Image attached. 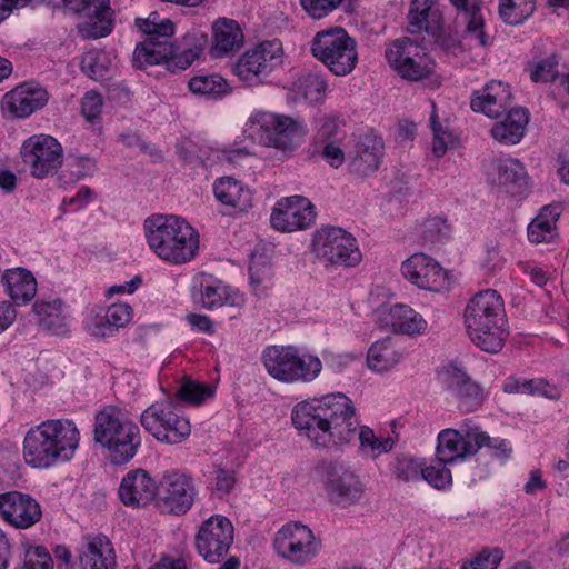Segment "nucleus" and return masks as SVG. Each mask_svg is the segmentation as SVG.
I'll use <instances>...</instances> for the list:
<instances>
[{
	"mask_svg": "<svg viewBox=\"0 0 569 569\" xmlns=\"http://www.w3.org/2000/svg\"><path fill=\"white\" fill-rule=\"evenodd\" d=\"M291 420L299 435L313 446L330 448L351 442L358 432L360 448L376 458L393 447L391 438L380 439L367 426L360 427L356 407L345 393H328L298 402Z\"/></svg>",
	"mask_w": 569,
	"mask_h": 569,
	"instance_id": "1",
	"label": "nucleus"
},
{
	"mask_svg": "<svg viewBox=\"0 0 569 569\" xmlns=\"http://www.w3.org/2000/svg\"><path fill=\"white\" fill-rule=\"evenodd\" d=\"M74 422L51 419L30 429L23 439V458L33 468H49L58 461L70 460L79 446Z\"/></svg>",
	"mask_w": 569,
	"mask_h": 569,
	"instance_id": "2",
	"label": "nucleus"
},
{
	"mask_svg": "<svg viewBox=\"0 0 569 569\" xmlns=\"http://www.w3.org/2000/svg\"><path fill=\"white\" fill-rule=\"evenodd\" d=\"M143 229L150 249L167 262H190L199 251V233L178 216L152 214L144 220Z\"/></svg>",
	"mask_w": 569,
	"mask_h": 569,
	"instance_id": "3",
	"label": "nucleus"
},
{
	"mask_svg": "<svg viewBox=\"0 0 569 569\" xmlns=\"http://www.w3.org/2000/svg\"><path fill=\"white\" fill-rule=\"evenodd\" d=\"M503 300L493 289L476 293L465 309V325L471 341L490 353L500 351L506 339Z\"/></svg>",
	"mask_w": 569,
	"mask_h": 569,
	"instance_id": "4",
	"label": "nucleus"
},
{
	"mask_svg": "<svg viewBox=\"0 0 569 569\" xmlns=\"http://www.w3.org/2000/svg\"><path fill=\"white\" fill-rule=\"evenodd\" d=\"M208 44V34L199 29L186 33L181 48L172 42V38L149 37L136 46L132 63L137 69L163 63L172 72L186 70L199 59Z\"/></svg>",
	"mask_w": 569,
	"mask_h": 569,
	"instance_id": "5",
	"label": "nucleus"
},
{
	"mask_svg": "<svg viewBox=\"0 0 569 569\" xmlns=\"http://www.w3.org/2000/svg\"><path fill=\"white\" fill-rule=\"evenodd\" d=\"M93 439L107 449L112 465L129 462L141 446L139 427L123 418L113 407L99 411L94 418Z\"/></svg>",
	"mask_w": 569,
	"mask_h": 569,
	"instance_id": "6",
	"label": "nucleus"
},
{
	"mask_svg": "<svg viewBox=\"0 0 569 569\" xmlns=\"http://www.w3.org/2000/svg\"><path fill=\"white\" fill-rule=\"evenodd\" d=\"M267 372L283 383L311 382L322 369L316 356H300L292 346H269L262 352Z\"/></svg>",
	"mask_w": 569,
	"mask_h": 569,
	"instance_id": "7",
	"label": "nucleus"
},
{
	"mask_svg": "<svg viewBox=\"0 0 569 569\" xmlns=\"http://www.w3.org/2000/svg\"><path fill=\"white\" fill-rule=\"evenodd\" d=\"M247 130L266 147L291 153L297 140L307 134L305 124L291 117L266 111H257L249 118Z\"/></svg>",
	"mask_w": 569,
	"mask_h": 569,
	"instance_id": "8",
	"label": "nucleus"
},
{
	"mask_svg": "<svg viewBox=\"0 0 569 569\" xmlns=\"http://www.w3.org/2000/svg\"><path fill=\"white\" fill-rule=\"evenodd\" d=\"M357 43L343 28L318 32L311 42L312 56L333 74L347 76L358 62Z\"/></svg>",
	"mask_w": 569,
	"mask_h": 569,
	"instance_id": "9",
	"label": "nucleus"
},
{
	"mask_svg": "<svg viewBox=\"0 0 569 569\" xmlns=\"http://www.w3.org/2000/svg\"><path fill=\"white\" fill-rule=\"evenodd\" d=\"M313 252L326 267H356L361 261V252L356 238L338 227H325L313 236Z\"/></svg>",
	"mask_w": 569,
	"mask_h": 569,
	"instance_id": "10",
	"label": "nucleus"
},
{
	"mask_svg": "<svg viewBox=\"0 0 569 569\" xmlns=\"http://www.w3.org/2000/svg\"><path fill=\"white\" fill-rule=\"evenodd\" d=\"M282 62V43L277 39L267 40L248 49L234 63L233 72L248 86H257Z\"/></svg>",
	"mask_w": 569,
	"mask_h": 569,
	"instance_id": "11",
	"label": "nucleus"
},
{
	"mask_svg": "<svg viewBox=\"0 0 569 569\" xmlns=\"http://www.w3.org/2000/svg\"><path fill=\"white\" fill-rule=\"evenodd\" d=\"M389 66L403 79L420 81L431 76L436 63L422 47L410 38L396 39L385 51Z\"/></svg>",
	"mask_w": 569,
	"mask_h": 569,
	"instance_id": "12",
	"label": "nucleus"
},
{
	"mask_svg": "<svg viewBox=\"0 0 569 569\" xmlns=\"http://www.w3.org/2000/svg\"><path fill=\"white\" fill-rule=\"evenodd\" d=\"M140 422L158 441L170 445L182 442L191 432L189 420L178 415L170 402L149 406L141 413Z\"/></svg>",
	"mask_w": 569,
	"mask_h": 569,
	"instance_id": "13",
	"label": "nucleus"
},
{
	"mask_svg": "<svg viewBox=\"0 0 569 569\" xmlns=\"http://www.w3.org/2000/svg\"><path fill=\"white\" fill-rule=\"evenodd\" d=\"M20 154L30 174L36 179L53 176L63 163V148L49 134L28 138L21 146Z\"/></svg>",
	"mask_w": 569,
	"mask_h": 569,
	"instance_id": "14",
	"label": "nucleus"
},
{
	"mask_svg": "<svg viewBox=\"0 0 569 569\" xmlns=\"http://www.w3.org/2000/svg\"><path fill=\"white\" fill-rule=\"evenodd\" d=\"M273 543L282 558L297 565L309 562L321 549V540L301 522L284 525L277 532Z\"/></svg>",
	"mask_w": 569,
	"mask_h": 569,
	"instance_id": "15",
	"label": "nucleus"
},
{
	"mask_svg": "<svg viewBox=\"0 0 569 569\" xmlns=\"http://www.w3.org/2000/svg\"><path fill=\"white\" fill-rule=\"evenodd\" d=\"M234 540L232 522L224 516L216 515L200 526L194 546L198 553L210 563H220Z\"/></svg>",
	"mask_w": 569,
	"mask_h": 569,
	"instance_id": "16",
	"label": "nucleus"
},
{
	"mask_svg": "<svg viewBox=\"0 0 569 569\" xmlns=\"http://www.w3.org/2000/svg\"><path fill=\"white\" fill-rule=\"evenodd\" d=\"M156 505L168 513L181 516L187 513L197 495L192 479L178 471H167L158 482Z\"/></svg>",
	"mask_w": 569,
	"mask_h": 569,
	"instance_id": "17",
	"label": "nucleus"
},
{
	"mask_svg": "<svg viewBox=\"0 0 569 569\" xmlns=\"http://www.w3.org/2000/svg\"><path fill=\"white\" fill-rule=\"evenodd\" d=\"M325 487L331 501L339 506H349L363 496V485L359 477L347 466L339 462L323 465Z\"/></svg>",
	"mask_w": 569,
	"mask_h": 569,
	"instance_id": "18",
	"label": "nucleus"
},
{
	"mask_svg": "<svg viewBox=\"0 0 569 569\" xmlns=\"http://www.w3.org/2000/svg\"><path fill=\"white\" fill-rule=\"evenodd\" d=\"M403 277L420 289L440 292L449 289L448 272L431 257L415 253L401 266Z\"/></svg>",
	"mask_w": 569,
	"mask_h": 569,
	"instance_id": "19",
	"label": "nucleus"
},
{
	"mask_svg": "<svg viewBox=\"0 0 569 569\" xmlns=\"http://www.w3.org/2000/svg\"><path fill=\"white\" fill-rule=\"evenodd\" d=\"M315 219L313 204L305 197L292 196L277 202L270 221L274 229L292 232L309 228Z\"/></svg>",
	"mask_w": 569,
	"mask_h": 569,
	"instance_id": "20",
	"label": "nucleus"
},
{
	"mask_svg": "<svg viewBox=\"0 0 569 569\" xmlns=\"http://www.w3.org/2000/svg\"><path fill=\"white\" fill-rule=\"evenodd\" d=\"M0 515L12 527L28 529L41 520L42 510L31 496L9 491L0 495Z\"/></svg>",
	"mask_w": 569,
	"mask_h": 569,
	"instance_id": "21",
	"label": "nucleus"
},
{
	"mask_svg": "<svg viewBox=\"0 0 569 569\" xmlns=\"http://www.w3.org/2000/svg\"><path fill=\"white\" fill-rule=\"evenodd\" d=\"M49 100L48 91L33 82H24L7 92L1 101L2 110L11 118H26L42 109Z\"/></svg>",
	"mask_w": 569,
	"mask_h": 569,
	"instance_id": "22",
	"label": "nucleus"
},
{
	"mask_svg": "<svg viewBox=\"0 0 569 569\" xmlns=\"http://www.w3.org/2000/svg\"><path fill=\"white\" fill-rule=\"evenodd\" d=\"M158 482L142 468L130 470L121 480L119 498L124 506L139 508L157 501Z\"/></svg>",
	"mask_w": 569,
	"mask_h": 569,
	"instance_id": "23",
	"label": "nucleus"
},
{
	"mask_svg": "<svg viewBox=\"0 0 569 569\" xmlns=\"http://www.w3.org/2000/svg\"><path fill=\"white\" fill-rule=\"evenodd\" d=\"M476 431V427L468 423L461 426L460 430L445 429L438 435L437 459L442 462H455L459 458L476 455L479 446H476L473 438H469Z\"/></svg>",
	"mask_w": 569,
	"mask_h": 569,
	"instance_id": "24",
	"label": "nucleus"
},
{
	"mask_svg": "<svg viewBox=\"0 0 569 569\" xmlns=\"http://www.w3.org/2000/svg\"><path fill=\"white\" fill-rule=\"evenodd\" d=\"M383 158V142L373 134H363L355 143L349 154V171L358 177H367L377 171Z\"/></svg>",
	"mask_w": 569,
	"mask_h": 569,
	"instance_id": "25",
	"label": "nucleus"
},
{
	"mask_svg": "<svg viewBox=\"0 0 569 569\" xmlns=\"http://www.w3.org/2000/svg\"><path fill=\"white\" fill-rule=\"evenodd\" d=\"M512 104L510 87L501 81H490L481 91L475 92L470 107L489 118H499L509 111Z\"/></svg>",
	"mask_w": 569,
	"mask_h": 569,
	"instance_id": "26",
	"label": "nucleus"
},
{
	"mask_svg": "<svg viewBox=\"0 0 569 569\" xmlns=\"http://www.w3.org/2000/svg\"><path fill=\"white\" fill-rule=\"evenodd\" d=\"M446 383L458 401V408L463 412H473L478 410L485 400V393L481 387L471 381V379L459 368L449 366L445 372Z\"/></svg>",
	"mask_w": 569,
	"mask_h": 569,
	"instance_id": "27",
	"label": "nucleus"
},
{
	"mask_svg": "<svg viewBox=\"0 0 569 569\" xmlns=\"http://www.w3.org/2000/svg\"><path fill=\"white\" fill-rule=\"evenodd\" d=\"M378 317L381 326L401 335H422L428 327L427 321L420 313L402 303L380 309Z\"/></svg>",
	"mask_w": 569,
	"mask_h": 569,
	"instance_id": "28",
	"label": "nucleus"
},
{
	"mask_svg": "<svg viewBox=\"0 0 569 569\" xmlns=\"http://www.w3.org/2000/svg\"><path fill=\"white\" fill-rule=\"evenodd\" d=\"M458 10L460 20L465 23L461 37L469 43V47H486L490 38L485 31V19L481 14L478 0H450Z\"/></svg>",
	"mask_w": 569,
	"mask_h": 569,
	"instance_id": "29",
	"label": "nucleus"
},
{
	"mask_svg": "<svg viewBox=\"0 0 569 569\" xmlns=\"http://www.w3.org/2000/svg\"><path fill=\"white\" fill-rule=\"evenodd\" d=\"M191 297L196 305L208 310L240 303L229 293V288L221 280L207 274H201L197 279Z\"/></svg>",
	"mask_w": 569,
	"mask_h": 569,
	"instance_id": "30",
	"label": "nucleus"
},
{
	"mask_svg": "<svg viewBox=\"0 0 569 569\" xmlns=\"http://www.w3.org/2000/svg\"><path fill=\"white\" fill-rule=\"evenodd\" d=\"M79 565L81 569H116V553L108 537H86L79 553Z\"/></svg>",
	"mask_w": 569,
	"mask_h": 569,
	"instance_id": "31",
	"label": "nucleus"
},
{
	"mask_svg": "<svg viewBox=\"0 0 569 569\" xmlns=\"http://www.w3.org/2000/svg\"><path fill=\"white\" fill-rule=\"evenodd\" d=\"M89 18L80 27V32L92 39L108 36L112 30V11L109 0H82L79 12Z\"/></svg>",
	"mask_w": 569,
	"mask_h": 569,
	"instance_id": "32",
	"label": "nucleus"
},
{
	"mask_svg": "<svg viewBox=\"0 0 569 569\" xmlns=\"http://www.w3.org/2000/svg\"><path fill=\"white\" fill-rule=\"evenodd\" d=\"M213 40L210 48L212 57H222L237 51L244 44V34L240 24L229 18H219L212 24Z\"/></svg>",
	"mask_w": 569,
	"mask_h": 569,
	"instance_id": "33",
	"label": "nucleus"
},
{
	"mask_svg": "<svg viewBox=\"0 0 569 569\" xmlns=\"http://www.w3.org/2000/svg\"><path fill=\"white\" fill-rule=\"evenodd\" d=\"M213 191L218 201L231 208L232 213H241L252 207V192L233 178L218 179Z\"/></svg>",
	"mask_w": 569,
	"mask_h": 569,
	"instance_id": "34",
	"label": "nucleus"
},
{
	"mask_svg": "<svg viewBox=\"0 0 569 569\" xmlns=\"http://www.w3.org/2000/svg\"><path fill=\"white\" fill-rule=\"evenodd\" d=\"M529 122V112L525 108H513L506 112L502 121L491 128L492 138L502 144L518 143L526 131Z\"/></svg>",
	"mask_w": 569,
	"mask_h": 569,
	"instance_id": "35",
	"label": "nucleus"
},
{
	"mask_svg": "<svg viewBox=\"0 0 569 569\" xmlns=\"http://www.w3.org/2000/svg\"><path fill=\"white\" fill-rule=\"evenodd\" d=\"M6 291L17 305H26L37 292V282L32 273L23 268L7 270L2 276Z\"/></svg>",
	"mask_w": 569,
	"mask_h": 569,
	"instance_id": "36",
	"label": "nucleus"
},
{
	"mask_svg": "<svg viewBox=\"0 0 569 569\" xmlns=\"http://www.w3.org/2000/svg\"><path fill=\"white\" fill-rule=\"evenodd\" d=\"M561 209L558 204L545 206L528 226V239L533 243L550 242L557 236V221Z\"/></svg>",
	"mask_w": 569,
	"mask_h": 569,
	"instance_id": "37",
	"label": "nucleus"
},
{
	"mask_svg": "<svg viewBox=\"0 0 569 569\" xmlns=\"http://www.w3.org/2000/svg\"><path fill=\"white\" fill-rule=\"evenodd\" d=\"M132 316V308L127 303H113L90 328L91 335L99 338L113 336L119 328L124 327Z\"/></svg>",
	"mask_w": 569,
	"mask_h": 569,
	"instance_id": "38",
	"label": "nucleus"
},
{
	"mask_svg": "<svg viewBox=\"0 0 569 569\" xmlns=\"http://www.w3.org/2000/svg\"><path fill=\"white\" fill-rule=\"evenodd\" d=\"M492 166L497 173L498 183L505 187L507 192L515 194L527 184V171L519 160L501 159L493 162Z\"/></svg>",
	"mask_w": 569,
	"mask_h": 569,
	"instance_id": "39",
	"label": "nucleus"
},
{
	"mask_svg": "<svg viewBox=\"0 0 569 569\" xmlns=\"http://www.w3.org/2000/svg\"><path fill=\"white\" fill-rule=\"evenodd\" d=\"M401 357L402 353L396 349L392 341L388 338L375 342L369 348L367 363L371 370L381 372L397 365Z\"/></svg>",
	"mask_w": 569,
	"mask_h": 569,
	"instance_id": "40",
	"label": "nucleus"
},
{
	"mask_svg": "<svg viewBox=\"0 0 569 569\" xmlns=\"http://www.w3.org/2000/svg\"><path fill=\"white\" fill-rule=\"evenodd\" d=\"M328 83L325 76L316 72H302L292 82V90L310 102L320 101L326 93Z\"/></svg>",
	"mask_w": 569,
	"mask_h": 569,
	"instance_id": "41",
	"label": "nucleus"
},
{
	"mask_svg": "<svg viewBox=\"0 0 569 569\" xmlns=\"http://www.w3.org/2000/svg\"><path fill=\"white\" fill-rule=\"evenodd\" d=\"M316 143L343 141L345 133L342 132V127L345 126V121L338 113L331 112L328 114L319 116L316 119Z\"/></svg>",
	"mask_w": 569,
	"mask_h": 569,
	"instance_id": "42",
	"label": "nucleus"
},
{
	"mask_svg": "<svg viewBox=\"0 0 569 569\" xmlns=\"http://www.w3.org/2000/svg\"><path fill=\"white\" fill-rule=\"evenodd\" d=\"M188 86L193 93L211 98H219L229 90L227 81L217 73L196 76Z\"/></svg>",
	"mask_w": 569,
	"mask_h": 569,
	"instance_id": "43",
	"label": "nucleus"
},
{
	"mask_svg": "<svg viewBox=\"0 0 569 569\" xmlns=\"http://www.w3.org/2000/svg\"><path fill=\"white\" fill-rule=\"evenodd\" d=\"M535 9V0H500L499 4L500 17L509 24L522 23Z\"/></svg>",
	"mask_w": 569,
	"mask_h": 569,
	"instance_id": "44",
	"label": "nucleus"
},
{
	"mask_svg": "<svg viewBox=\"0 0 569 569\" xmlns=\"http://www.w3.org/2000/svg\"><path fill=\"white\" fill-rule=\"evenodd\" d=\"M136 27L146 36L160 37L162 39L173 38L174 24L169 19L160 18L157 12H152L148 18H137L134 21Z\"/></svg>",
	"mask_w": 569,
	"mask_h": 569,
	"instance_id": "45",
	"label": "nucleus"
},
{
	"mask_svg": "<svg viewBox=\"0 0 569 569\" xmlns=\"http://www.w3.org/2000/svg\"><path fill=\"white\" fill-rule=\"evenodd\" d=\"M94 169V161L89 157H69L66 168L61 171L59 179L63 183H73L90 174Z\"/></svg>",
	"mask_w": 569,
	"mask_h": 569,
	"instance_id": "46",
	"label": "nucleus"
},
{
	"mask_svg": "<svg viewBox=\"0 0 569 569\" xmlns=\"http://www.w3.org/2000/svg\"><path fill=\"white\" fill-rule=\"evenodd\" d=\"M450 236V227L441 217L428 218L421 226V238L426 244L440 243Z\"/></svg>",
	"mask_w": 569,
	"mask_h": 569,
	"instance_id": "47",
	"label": "nucleus"
},
{
	"mask_svg": "<svg viewBox=\"0 0 569 569\" xmlns=\"http://www.w3.org/2000/svg\"><path fill=\"white\" fill-rule=\"evenodd\" d=\"M432 1L429 0H412L408 13V30L411 33H419L422 30L429 31L428 16L431 9Z\"/></svg>",
	"mask_w": 569,
	"mask_h": 569,
	"instance_id": "48",
	"label": "nucleus"
},
{
	"mask_svg": "<svg viewBox=\"0 0 569 569\" xmlns=\"http://www.w3.org/2000/svg\"><path fill=\"white\" fill-rule=\"evenodd\" d=\"M61 309L62 302L60 300L36 301L33 305V310L39 316V322L47 329L61 326Z\"/></svg>",
	"mask_w": 569,
	"mask_h": 569,
	"instance_id": "49",
	"label": "nucleus"
},
{
	"mask_svg": "<svg viewBox=\"0 0 569 569\" xmlns=\"http://www.w3.org/2000/svg\"><path fill=\"white\" fill-rule=\"evenodd\" d=\"M448 462L439 459L435 463L422 467L421 478L437 489H446L452 483L451 471L446 467Z\"/></svg>",
	"mask_w": 569,
	"mask_h": 569,
	"instance_id": "50",
	"label": "nucleus"
},
{
	"mask_svg": "<svg viewBox=\"0 0 569 569\" xmlns=\"http://www.w3.org/2000/svg\"><path fill=\"white\" fill-rule=\"evenodd\" d=\"M473 438L476 446H479V450L487 447L491 450V456L499 459H507L511 453V447L509 442L503 439L491 438L485 431H481L476 427V431L469 436Z\"/></svg>",
	"mask_w": 569,
	"mask_h": 569,
	"instance_id": "51",
	"label": "nucleus"
},
{
	"mask_svg": "<svg viewBox=\"0 0 569 569\" xmlns=\"http://www.w3.org/2000/svg\"><path fill=\"white\" fill-rule=\"evenodd\" d=\"M213 395L211 387L191 380H184L178 388L177 397L190 403L199 405Z\"/></svg>",
	"mask_w": 569,
	"mask_h": 569,
	"instance_id": "52",
	"label": "nucleus"
},
{
	"mask_svg": "<svg viewBox=\"0 0 569 569\" xmlns=\"http://www.w3.org/2000/svg\"><path fill=\"white\" fill-rule=\"evenodd\" d=\"M432 112L430 114V128L433 132L432 150L435 156L442 157L447 151L448 142L450 141L451 134L443 129L438 119L437 107L435 102H431Z\"/></svg>",
	"mask_w": 569,
	"mask_h": 569,
	"instance_id": "53",
	"label": "nucleus"
},
{
	"mask_svg": "<svg viewBox=\"0 0 569 569\" xmlns=\"http://www.w3.org/2000/svg\"><path fill=\"white\" fill-rule=\"evenodd\" d=\"M548 385L543 380H525L519 382L517 380H509L505 383L503 390L506 392H520L523 395H542L547 398H555L547 391Z\"/></svg>",
	"mask_w": 569,
	"mask_h": 569,
	"instance_id": "54",
	"label": "nucleus"
},
{
	"mask_svg": "<svg viewBox=\"0 0 569 569\" xmlns=\"http://www.w3.org/2000/svg\"><path fill=\"white\" fill-rule=\"evenodd\" d=\"M559 60L556 54L539 61L531 70L530 79L533 82H551L559 76L558 71Z\"/></svg>",
	"mask_w": 569,
	"mask_h": 569,
	"instance_id": "55",
	"label": "nucleus"
},
{
	"mask_svg": "<svg viewBox=\"0 0 569 569\" xmlns=\"http://www.w3.org/2000/svg\"><path fill=\"white\" fill-rule=\"evenodd\" d=\"M502 559L503 551L500 548L483 549L461 569H497Z\"/></svg>",
	"mask_w": 569,
	"mask_h": 569,
	"instance_id": "56",
	"label": "nucleus"
},
{
	"mask_svg": "<svg viewBox=\"0 0 569 569\" xmlns=\"http://www.w3.org/2000/svg\"><path fill=\"white\" fill-rule=\"evenodd\" d=\"M395 475L399 480L409 482L421 478L422 465L411 457H401L395 465Z\"/></svg>",
	"mask_w": 569,
	"mask_h": 569,
	"instance_id": "57",
	"label": "nucleus"
},
{
	"mask_svg": "<svg viewBox=\"0 0 569 569\" xmlns=\"http://www.w3.org/2000/svg\"><path fill=\"white\" fill-rule=\"evenodd\" d=\"M345 0H300L302 9L313 19H322L340 7Z\"/></svg>",
	"mask_w": 569,
	"mask_h": 569,
	"instance_id": "58",
	"label": "nucleus"
},
{
	"mask_svg": "<svg viewBox=\"0 0 569 569\" xmlns=\"http://www.w3.org/2000/svg\"><path fill=\"white\" fill-rule=\"evenodd\" d=\"M81 70L94 80L103 79L108 72L103 58L96 51H89L82 56Z\"/></svg>",
	"mask_w": 569,
	"mask_h": 569,
	"instance_id": "59",
	"label": "nucleus"
},
{
	"mask_svg": "<svg viewBox=\"0 0 569 569\" xmlns=\"http://www.w3.org/2000/svg\"><path fill=\"white\" fill-rule=\"evenodd\" d=\"M341 142L342 141L317 143L318 146L321 147L322 159L335 169L340 168L346 160Z\"/></svg>",
	"mask_w": 569,
	"mask_h": 569,
	"instance_id": "60",
	"label": "nucleus"
},
{
	"mask_svg": "<svg viewBox=\"0 0 569 569\" xmlns=\"http://www.w3.org/2000/svg\"><path fill=\"white\" fill-rule=\"evenodd\" d=\"M52 558L43 547H36L27 551L22 569H52Z\"/></svg>",
	"mask_w": 569,
	"mask_h": 569,
	"instance_id": "61",
	"label": "nucleus"
},
{
	"mask_svg": "<svg viewBox=\"0 0 569 569\" xmlns=\"http://www.w3.org/2000/svg\"><path fill=\"white\" fill-rule=\"evenodd\" d=\"M214 491L219 498L228 496L236 485L234 472L221 467L216 468Z\"/></svg>",
	"mask_w": 569,
	"mask_h": 569,
	"instance_id": "62",
	"label": "nucleus"
},
{
	"mask_svg": "<svg viewBox=\"0 0 569 569\" xmlns=\"http://www.w3.org/2000/svg\"><path fill=\"white\" fill-rule=\"evenodd\" d=\"M102 98L97 92H87L82 99L81 111L87 121H94L99 118L102 109Z\"/></svg>",
	"mask_w": 569,
	"mask_h": 569,
	"instance_id": "63",
	"label": "nucleus"
},
{
	"mask_svg": "<svg viewBox=\"0 0 569 569\" xmlns=\"http://www.w3.org/2000/svg\"><path fill=\"white\" fill-rule=\"evenodd\" d=\"M251 282L254 286L266 284L272 279L270 264L264 260H254L249 268Z\"/></svg>",
	"mask_w": 569,
	"mask_h": 569,
	"instance_id": "64",
	"label": "nucleus"
}]
</instances>
